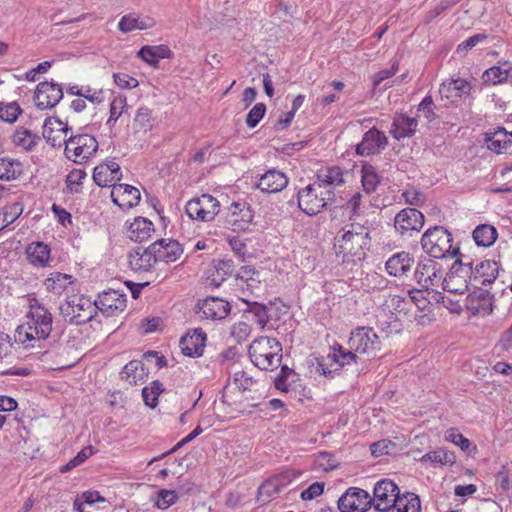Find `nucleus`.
Returning a JSON list of instances; mask_svg holds the SVG:
<instances>
[{"mask_svg":"<svg viewBox=\"0 0 512 512\" xmlns=\"http://www.w3.org/2000/svg\"><path fill=\"white\" fill-rule=\"evenodd\" d=\"M497 230L489 224H481L473 231V239L478 246L489 247L497 239Z\"/></svg>","mask_w":512,"mask_h":512,"instance_id":"obj_42","label":"nucleus"},{"mask_svg":"<svg viewBox=\"0 0 512 512\" xmlns=\"http://www.w3.org/2000/svg\"><path fill=\"white\" fill-rule=\"evenodd\" d=\"M26 254L31 264L38 267H45L50 258V248L43 242H35L27 246Z\"/></svg>","mask_w":512,"mask_h":512,"instance_id":"obj_37","label":"nucleus"},{"mask_svg":"<svg viewBox=\"0 0 512 512\" xmlns=\"http://www.w3.org/2000/svg\"><path fill=\"white\" fill-rule=\"evenodd\" d=\"M81 97L87 99L93 104H100L104 101L102 89H93L90 86H82Z\"/></svg>","mask_w":512,"mask_h":512,"instance_id":"obj_63","label":"nucleus"},{"mask_svg":"<svg viewBox=\"0 0 512 512\" xmlns=\"http://www.w3.org/2000/svg\"><path fill=\"white\" fill-rule=\"evenodd\" d=\"M414 277L417 284L431 296L430 292L436 291L435 287L443 288L444 269L440 263L426 258L418 263Z\"/></svg>","mask_w":512,"mask_h":512,"instance_id":"obj_7","label":"nucleus"},{"mask_svg":"<svg viewBox=\"0 0 512 512\" xmlns=\"http://www.w3.org/2000/svg\"><path fill=\"white\" fill-rule=\"evenodd\" d=\"M164 391L163 384L155 380L149 387H144L142 397L145 404L151 408H155L158 404V396Z\"/></svg>","mask_w":512,"mask_h":512,"instance_id":"obj_47","label":"nucleus"},{"mask_svg":"<svg viewBox=\"0 0 512 512\" xmlns=\"http://www.w3.org/2000/svg\"><path fill=\"white\" fill-rule=\"evenodd\" d=\"M86 177V173L82 169L72 170L66 177V185L70 192L80 193L82 180Z\"/></svg>","mask_w":512,"mask_h":512,"instance_id":"obj_54","label":"nucleus"},{"mask_svg":"<svg viewBox=\"0 0 512 512\" xmlns=\"http://www.w3.org/2000/svg\"><path fill=\"white\" fill-rule=\"evenodd\" d=\"M471 273L472 262L463 263L461 259L455 260L450 271L444 276L442 289L454 294H463L469 285L477 287L472 282Z\"/></svg>","mask_w":512,"mask_h":512,"instance_id":"obj_6","label":"nucleus"},{"mask_svg":"<svg viewBox=\"0 0 512 512\" xmlns=\"http://www.w3.org/2000/svg\"><path fill=\"white\" fill-rule=\"evenodd\" d=\"M395 448L396 444L388 439H383L370 445L371 453L375 457L390 454Z\"/></svg>","mask_w":512,"mask_h":512,"instance_id":"obj_56","label":"nucleus"},{"mask_svg":"<svg viewBox=\"0 0 512 512\" xmlns=\"http://www.w3.org/2000/svg\"><path fill=\"white\" fill-rule=\"evenodd\" d=\"M74 285L75 281L72 275L60 272H52L44 281L46 290L55 295H61L69 291L73 292L75 290Z\"/></svg>","mask_w":512,"mask_h":512,"instance_id":"obj_28","label":"nucleus"},{"mask_svg":"<svg viewBox=\"0 0 512 512\" xmlns=\"http://www.w3.org/2000/svg\"><path fill=\"white\" fill-rule=\"evenodd\" d=\"M216 276L213 274L211 281L215 286H219L224 281L226 276H229L234 271L233 261L230 259L220 260L216 265Z\"/></svg>","mask_w":512,"mask_h":512,"instance_id":"obj_50","label":"nucleus"},{"mask_svg":"<svg viewBox=\"0 0 512 512\" xmlns=\"http://www.w3.org/2000/svg\"><path fill=\"white\" fill-rule=\"evenodd\" d=\"M63 98L62 87L54 82H40L35 91L34 102L40 109L55 107Z\"/></svg>","mask_w":512,"mask_h":512,"instance_id":"obj_15","label":"nucleus"},{"mask_svg":"<svg viewBox=\"0 0 512 512\" xmlns=\"http://www.w3.org/2000/svg\"><path fill=\"white\" fill-rule=\"evenodd\" d=\"M414 263L413 257L407 252H399L392 255L386 262V270L389 275L400 277L410 271Z\"/></svg>","mask_w":512,"mask_h":512,"instance_id":"obj_33","label":"nucleus"},{"mask_svg":"<svg viewBox=\"0 0 512 512\" xmlns=\"http://www.w3.org/2000/svg\"><path fill=\"white\" fill-rule=\"evenodd\" d=\"M476 290L470 293L466 299V307L474 314L492 313L494 296L487 290L475 287Z\"/></svg>","mask_w":512,"mask_h":512,"instance_id":"obj_23","label":"nucleus"},{"mask_svg":"<svg viewBox=\"0 0 512 512\" xmlns=\"http://www.w3.org/2000/svg\"><path fill=\"white\" fill-rule=\"evenodd\" d=\"M266 106L263 103H257L247 114L246 124L249 128H254L264 117Z\"/></svg>","mask_w":512,"mask_h":512,"instance_id":"obj_58","label":"nucleus"},{"mask_svg":"<svg viewBox=\"0 0 512 512\" xmlns=\"http://www.w3.org/2000/svg\"><path fill=\"white\" fill-rule=\"evenodd\" d=\"M344 233L336 238L335 247L339 253L351 256L359 255L360 251L369 245V233H361L356 230L343 229Z\"/></svg>","mask_w":512,"mask_h":512,"instance_id":"obj_12","label":"nucleus"},{"mask_svg":"<svg viewBox=\"0 0 512 512\" xmlns=\"http://www.w3.org/2000/svg\"><path fill=\"white\" fill-rule=\"evenodd\" d=\"M296 373L294 370L284 365L281 367L280 374L275 378L274 384L278 390L283 392L289 391L290 382L288 381L290 377H295Z\"/></svg>","mask_w":512,"mask_h":512,"instance_id":"obj_55","label":"nucleus"},{"mask_svg":"<svg viewBox=\"0 0 512 512\" xmlns=\"http://www.w3.org/2000/svg\"><path fill=\"white\" fill-rule=\"evenodd\" d=\"M388 145L386 135L373 127L369 129L362 138V141L356 146V153L360 156H370L379 154Z\"/></svg>","mask_w":512,"mask_h":512,"instance_id":"obj_17","label":"nucleus"},{"mask_svg":"<svg viewBox=\"0 0 512 512\" xmlns=\"http://www.w3.org/2000/svg\"><path fill=\"white\" fill-rule=\"evenodd\" d=\"M330 355L335 358V363L341 365V368L345 365H349L351 363H356L358 356L356 355V352L353 350L346 351L342 346H338V348H335L333 353H330Z\"/></svg>","mask_w":512,"mask_h":512,"instance_id":"obj_53","label":"nucleus"},{"mask_svg":"<svg viewBox=\"0 0 512 512\" xmlns=\"http://www.w3.org/2000/svg\"><path fill=\"white\" fill-rule=\"evenodd\" d=\"M111 199L120 208L130 209L139 203L141 195L139 190L134 186L117 184L113 185Z\"/></svg>","mask_w":512,"mask_h":512,"instance_id":"obj_19","label":"nucleus"},{"mask_svg":"<svg viewBox=\"0 0 512 512\" xmlns=\"http://www.w3.org/2000/svg\"><path fill=\"white\" fill-rule=\"evenodd\" d=\"M430 299L436 303H442L444 307L449 309L451 312L459 313L461 311V306L458 302H454L450 298L446 297L442 292L432 291L430 292Z\"/></svg>","mask_w":512,"mask_h":512,"instance_id":"obj_60","label":"nucleus"},{"mask_svg":"<svg viewBox=\"0 0 512 512\" xmlns=\"http://www.w3.org/2000/svg\"><path fill=\"white\" fill-rule=\"evenodd\" d=\"M21 113L22 109L16 102H0V119L2 121L14 123Z\"/></svg>","mask_w":512,"mask_h":512,"instance_id":"obj_51","label":"nucleus"},{"mask_svg":"<svg viewBox=\"0 0 512 512\" xmlns=\"http://www.w3.org/2000/svg\"><path fill=\"white\" fill-rule=\"evenodd\" d=\"M361 182L367 194L374 192L380 183V177L371 165H364L361 170Z\"/></svg>","mask_w":512,"mask_h":512,"instance_id":"obj_44","label":"nucleus"},{"mask_svg":"<svg viewBox=\"0 0 512 512\" xmlns=\"http://www.w3.org/2000/svg\"><path fill=\"white\" fill-rule=\"evenodd\" d=\"M340 369L341 365L335 363V358H333L330 354H328L326 357L317 359L315 370L321 375L333 378Z\"/></svg>","mask_w":512,"mask_h":512,"instance_id":"obj_45","label":"nucleus"},{"mask_svg":"<svg viewBox=\"0 0 512 512\" xmlns=\"http://www.w3.org/2000/svg\"><path fill=\"white\" fill-rule=\"evenodd\" d=\"M234 383L241 391L251 390L256 381L243 370L236 371L233 377Z\"/></svg>","mask_w":512,"mask_h":512,"instance_id":"obj_59","label":"nucleus"},{"mask_svg":"<svg viewBox=\"0 0 512 512\" xmlns=\"http://www.w3.org/2000/svg\"><path fill=\"white\" fill-rule=\"evenodd\" d=\"M510 75H512V65L505 62L502 65L493 66L485 70L482 79L485 83L496 85L506 81Z\"/></svg>","mask_w":512,"mask_h":512,"instance_id":"obj_40","label":"nucleus"},{"mask_svg":"<svg viewBox=\"0 0 512 512\" xmlns=\"http://www.w3.org/2000/svg\"><path fill=\"white\" fill-rule=\"evenodd\" d=\"M120 374L130 385H139L145 381L148 370L141 361L132 360L123 367Z\"/></svg>","mask_w":512,"mask_h":512,"instance_id":"obj_36","label":"nucleus"},{"mask_svg":"<svg viewBox=\"0 0 512 512\" xmlns=\"http://www.w3.org/2000/svg\"><path fill=\"white\" fill-rule=\"evenodd\" d=\"M230 309V305L227 301L211 296L198 301L196 314H198L201 319L222 320L227 317Z\"/></svg>","mask_w":512,"mask_h":512,"instance_id":"obj_14","label":"nucleus"},{"mask_svg":"<svg viewBox=\"0 0 512 512\" xmlns=\"http://www.w3.org/2000/svg\"><path fill=\"white\" fill-rule=\"evenodd\" d=\"M23 212L22 204L14 203L10 206H7L2 214V222L5 225L12 224Z\"/></svg>","mask_w":512,"mask_h":512,"instance_id":"obj_61","label":"nucleus"},{"mask_svg":"<svg viewBox=\"0 0 512 512\" xmlns=\"http://www.w3.org/2000/svg\"><path fill=\"white\" fill-rule=\"evenodd\" d=\"M421 461H430L432 463H440L443 465H452L455 462V455L452 452H449L444 449H438L435 451H430L426 453Z\"/></svg>","mask_w":512,"mask_h":512,"instance_id":"obj_48","label":"nucleus"},{"mask_svg":"<svg viewBox=\"0 0 512 512\" xmlns=\"http://www.w3.org/2000/svg\"><path fill=\"white\" fill-rule=\"evenodd\" d=\"M151 246L157 262H175L183 253L181 245L176 240L159 239Z\"/></svg>","mask_w":512,"mask_h":512,"instance_id":"obj_22","label":"nucleus"},{"mask_svg":"<svg viewBox=\"0 0 512 512\" xmlns=\"http://www.w3.org/2000/svg\"><path fill=\"white\" fill-rule=\"evenodd\" d=\"M498 273L499 267L497 262L493 260L480 261L475 267L472 266V282L476 285H489L495 281Z\"/></svg>","mask_w":512,"mask_h":512,"instance_id":"obj_26","label":"nucleus"},{"mask_svg":"<svg viewBox=\"0 0 512 512\" xmlns=\"http://www.w3.org/2000/svg\"><path fill=\"white\" fill-rule=\"evenodd\" d=\"M417 126L418 121L416 118L408 117L405 114H398L393 119L390 133L396 140L412 137L416 132Z\"/></svg>","mask_w":512,"mask_h":512,"instance_id":"obj_30","label":"nucleus"},{"mask_svg":"<svg viewBox=\"0 0 512 512\" xmlns=\"http://www.w3.org/2000/svg\"><path fill=\"white\" fill-rule=\"evenodd\" d=\"M253 220V212L246 202H233L225 216V225L234 232L246 231Z\"/></svg>","mask_w":512,"mask_h":512,"instance_id":"obj_13","label":"nucleus"},{"mask_svg":"<svg viewBox=\"0 0 512 512\" xmlns=\"http://www.w3.org/2000/svg\"><path fill=\"white\" fill-rule=\"evenodd\" d=\"M127 107L126 97L118 96L110 104V116L107 120L108 126H113Z\"/></svg>","mask_w":512,"mask_h":512,"instance_id":"obj_52","label":"nucleus"},{"mask_svg":"<svg viewBox=\"0 0 512 512\" xmlns=\"http://www.w3.org/2000/svg\"><path fill=\"white\" fill-rule=\"evenodd\" d=\"M64 134L63 141L65 143V154L76 163H82L91 158L98 150L97 140L89 134H71L68 138L67 134L71 130L67 124L58 118L48 117L43 124V137L52 146H60V136H54V131Z\"/></svg>","mask_w":512,"mask_h":512,"instance_id":"obj_1","label":"nucleus"},{"mask_svg":"<svg viewBox=\"0 0 512 512\" xmlns=\"http://www.w3.org/2000/svg\"><path fill=\"white\" fill-rule=\"evenodd\" d=\"M471 83L465 79H450L440 85L439 93L442 98L451 99L469 95L471 92Z\"/></svg>","mask_w":512,"mask_h":512,"instance_id":"obj_29","label":"nucleus"},{"mask_svg":"<svg viewBox=\"0 0 512 512\" xmlns=\"http://www.w3.org/2000/svg\"><path fill=\"white\" fill-rule=\"evenodd\" d=\"M138 57H140L143 61L148 63L150 66L155 68L158 67L159 59L156 56L155 51L149 45L143 46L137 53Z\"/></svg>","mask_w":512,"mask_h":512,"instance_id":"obj_64","label":"nucleus"},{"mask_svg":"<svg viewBox=\"0 0 512 512\" xmlns=\"http://www.w3.org/2000/svg\"><path fill=\"white\" fill-rule=\"evenodd\" d=\"M445 439L459 446L461 450L467 451L471 446L469 439L465 438L456 428H450L445 433Z\"/></svg>","mask_w":512,"mask_h":512,"instance_id":"obj_57","label":"nucleus"},{"mask_svg":"<svg viewBox=\"0 0 512 512\" xmlns=\"http://www.w3.org/2000/svg\"><path fill=\"white\" fill-rule=\"evenodd\" d=\"M452 234L442 226L428 229L421 238L423 250L431 257L442 259L459 254V248L452 247Z\"/></svg>","mask_w":512,"mask_h":512,"instance_id":"obj_4","label":"nucleus"},{"mask_svg":"<svg viewBox=\"0 0 512 512\" xmlns=\"http://www.w3.org/2000/svg\"><path fill=\"white\" fill-rule=\"evenodd\" d=\"M185 211L189 218L201 222H210L220 211L219 201L210 194H202L186 203Z\"/></svg>","mask_w":512,"mask_h":512,"instance_id":"obj_9","label":"nucleus"},{"mask_svg":"<svg viewBox=\"0 0 512 512\" xmlns=\"http://www.w3.org/2000/svg\"><path fill=\"white\" fill-rule=\"evenodd\" d=\"M394 226L401 235H411L423 228L424 215L415 208H405L395 216Z\"/></svg>","mask_w":512,"mask_h":512,"instance_id":"obj_16","label":"nucleus"},{"mask_svg":"<svg viewBox=\"0 0 512 512\" xmlns=\"http://www.w3.org/2000/svg\"><path fill=\"white\" fill-rule=\"evenodd\" d=\"M372 505L379 512H388L401 497L399 487L390 479H382L374 486Z\"/></svg>","mask_w":512,"mask_h":512,"instance_id":"obj_10","label":"nucleus"},{"mask_svg":"<svg viewBox=\"0 0 512 512\" xmlns=\"http://www.w3.org/2000/svg\"><path fill=\"white\" fill-rule=\"evenodd\" d=\"M336 194L315 181L297 193L298 207L307 215H316L335 202Z\"/></svg>","mask_w":512,"mask_h":512,"instance_id":"obj_3","label":"nucleus"},{"mask_svg":"<svg viewBox=\"0 0 512 512\" xmlns=\"http://www.w3.org/2000/svg\"><path fill=\"white\" fill-rule=\"evenodd\" d=\"M251 331V325L241 321L232 326L231 335L237 340V342H243L247 340Z\"/></svg>","mask_w":512,"mask_h":512,"instance_id":"obj_62","label":"nucleus"},{"mask_svg":"<svg viewBox=\"0 0 512 512\" xmlns=\"http://www.w3.org/2000/svg\"><path fill=\"white\" fill-rule=\"evenodd\" d=\"M206 334L201 329H195L192 334H186L180 339L182 353L189 357H199L203 354L206 344Z\"/></svg>","mask_w":512,"mask_h":512,"instance_id":"obj_24","label":"nucleus"},{"mask_svg":"<svg viewBox=\"0 0 512 512\" xmlns=\"http://www.w3.org/2000/svg\"><path fill=\"white\" fill-rule=\"evenodd\" d=\"M392 512H421V501L418 495L406 492L399 497L391 508Z\"/></svg>","mask_w":512,"mask_h":512,"instance_id":"obj_41","label":"nucleus"},{"mask_svg":"<svg viewBox=\"0 0 512 512\" xmlns=\"http://www.w3.org/2000/svg\"><path fill=\"white\" fill-rule=\"evenodd\" d=\"M153 231L154 225L150 220L138 217L129 227V237L135 242H143L151 236Z\"/></svg>","mask_w":512,"mask_h":512,"instance_id":"obj_38","label":"nucleus"},{"mask_svg":"<svg viewBox=\"0 0 512 512\" xmlns=\"http://www.w3.org/2000/svg\"><path fill=\"white\" fill-rule=\"evenodd\" d=\"M23 173V164L17 160L8 157L0 158V180L12 181L17 179Z\"/></svg>","mask_w":512,"mask_h":512,"instance_id":"obj_39","label":"nucleus"},{"mask_svg":"<svg viewBox=\"0 0 512 512\" xmlns=\"http://www.w3.org/2000/svg\"><path fill=\"white\" fill-rule=\"evenodd\" d=\"M122 178L121 169L118 163L109 161L94 168L93 180L100 187L117 185L116 181Z\"/></svg>","mask_w":512,"mask_h":512,"instance_id":"obj_20","label":"nucleus"},{"mask_svg":"<svg viewBox=\"0 0 512 512\" xmlns=\"http://www.w3.org/2000/svg\"><path fill=\"white\" fill-rule=\"evenodd\" d=\"M128 261L132 270L144 272L149 271L157 262L152 252L151 245L146 249L138 247L131 251L128 256Z\"/></svg>","mask_w":512,"mask_h":512,"instance_id":"obj_27","label":"nucleus"},{"mask_svg":"<svg viewBox=\"0 0 512 512\" xmlns=\"http://www.w3.org/2000/svg\"><path fill=\"white\" fill-rule=\"evenodd\" d=\"M349 348L356 353L376 356L381 350L380 336L371 327H357L352 330L349 341Z\"/></svg>","mask_w":512,"mask_h":512,"instance_id":"obj_8","label":"nucleus"},{"mask_svg":"<svg viewBox=\"0 0 512 512\" xmlns=\"http://www.w3.org/2000/svg\"><path fill=\"white\" fill-rule=\"evenodd\" d=\"M30 314V323L33 324L32 328L36 329L38 340L47 339L52 331L51 313L44 306L37 304L31 306Z\"/></svg>","mask_w":512,"mask_h":512,"instance_id":"obj_21","label":"nucleus"},{"mask_svg":"<svg viewBox=\"0 0 512 512\" xmlns=\"http://www.w3.org/2000/svg\"><path fill=\"white\" fill-rule=\"evenodd\" d=\"M178 500L175 490L161 489L158 491L154 504L158 509L166 510L174 505Z\"/></svg>","mask_w":512,"mask_h":512,"instance_id":"obj_49","label":"nucleus"},{"mask_svg":"<svg viewBox=\"0 0 512 512\" xmlns=\"http://www.w3.org/2000/svg\"><path fill=\"white\" fill-rule=\"evenodd\" d=\"M126 295L116 290L101 293L94 302L95 309H99L106 316H114L126 308Z\"/></svg>","mask_w":512,"mask_h":512,"instance_id":"obj_18","label":"nucleus"},{"mask_svg":"<svg viewBox=\"0 0 512 512\" xmlns=\"http://www.w3.org/2000/svg\"><path fill=\"white\" fill-rule=\"evenodd\" d=\"M372 506V497L364 489L350 487L338 500L341 512H366Z\"/></svg>","mask_w":512,"mask_h":512,"instance_id":"obj_11","label":"nucleus"},{"mask_svg":"<svg viewBox=\"0 0 512 512\" xmlns=\"http://www.w3.org/2000/svg\"><path fill=\"white\" fill-rule=\"evenodd\" d=\"M247 307L244 310V317L249 321H254L261 330H263L270 320V310L272 304L264 305L258 302H246Z\"/></svg>","mask_w":512,"mask_h":512,"instance_id":"obj_32","label":"nucleus"},{"mask_svg":"<svg viewBox=\"0 0 512 512\" xmlns=\"http://www.w3.org/2000/svg\"><path fill=\"white\" fill-rule=\"evenodd\" d=\"M281 344L274 338L259 337L249 346V357L261 370H274L282 359Z\"/></svg>","mask_w":512,"mask_h":512,"instance_id":"obj_2","label":"nucleus"},{"mask_svg":"<svg viewBox=\"0 0 512 512\" xmlns=\"http://www.w3.org/2000/svg\"><path fill=\"white\" fill-rule=\"evenodd\" d=\"M485 136L487 148L498 154L505 152L512 145V132H507L504 128L488 132Z\"/></svg>","mask_w":512,"mask_h":512,"instance_id":"obj_34","label":"nucleus"},{"mask_svg":"<svg viewBox=\"0 0 512 512\" xmlns=\"http://www.w3.org/2000/svg\"><path fill=\"white\" fill-rule=\"evenodd\" d=\"M288 184V177L281 171L270 169L266 171L257 182V188L265 193H277Z\"/></svg>","mask_w":512,"mask_h":512,"instance_id":"obj_25","label":"nucleus"},{"mask_svg":"<svg viewBox=\"0 0 512 512\" xmlns=\"http://www.w3.org/2000/svg\"><path fill=\"white\" fill-rule=\"evenodd\" d=\"M315 182L335 192L337 186L344 184L343 170L339 166L323 168L318 171Z\"/></svg>","mask_w":512,"mask_h":512,"instance_id":"obj_35","label":"nucleus"},{"mask_svg":"<svg viewBox=\"0 0 512 512\" xmlns=\"http://www.w3.org/2000/svg\"><path fill=\"white\" fill-rule=\"evenodd\" d=\"M156 25L154 18L146 16L140 18L136 13H129L120 19L118 23V29L123 33H129L133 30H147L151 29Z\"/></svg>","mask_w":512,"mask_h":512,"instance_id":"obj_31","label":"nucleus"},{"mask_svg":"<svg viewBox=\"0 0 512 512\" xmlns=\"http://www.w3.org/2000/svg\"><path fill=\"white\" fill-rule=\"evenodd\" d=\"M154 125L152 111L147 107H140L134 118V128L138 131H148Z\"/></svg>","mask_w":512,"mask_h":512,"instance_id":"obj_46","label":"nucleus"},{"mask_svg":"<svg viewBox=\"0 0 512 512\" xmlns=\"http://www.w3.org/2000/svg\"><path fill=\"white\" fill-rule=\"evenodd\" d=\"M39 139L36 134L24 127L17 128L12 136L13 144L17 147H21L25 151H31Z\"/></svg>","mask_w":512,"mask_h":512,"instance_id":"obj_43","label":"nucleus"},{"mask_svg":"<svg viewBox=\"0 0 512 512\" xmlns=\"http://www.w3.org/2000/svg\"><path fill=\"white\" fill-rule=\"evenodd\" d=\"M59 309L65 321L75 325L89 322L95 313L94 303L84 296L68 297Z\"/></svg>","mask_w":512,"mask_h":512,"instance_id":"obj_5","label":"nucleus"}]
</instances>
